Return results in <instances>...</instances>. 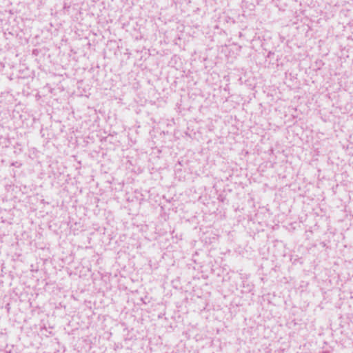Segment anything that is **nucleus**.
Masks as SVG:
<instances>
[{
  "label": "nucleus",
  "instance_id": "obj_1",
  "mask_svg": "<svg viewBox=\"0 0 353 353\" xmlns=\"http://www.w3.org/2000/svg\"><path fill=\"white\" fill-rule=\"evenodd\" d=\"M323 353H327V352H323Z\"/></svg>",
  "mask_w": 353,
  "mask_h": 353
}]
</instances>
